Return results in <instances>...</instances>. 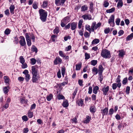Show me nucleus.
Masks as SVG:
<instances>
[{
  "label": "nucleus",
  "mask_w": 133,
  "mask_h": 133,
  "mask_svg": "<svg viewBox=\"0 0 133 133\" xmlns=\"http://www.w3.org/2000/svg\"><path fill=\"white\" fill-rule=\"evenodd\" d=\"M59 53L60 56L62 57H64L65 55L63 54V52L62 51H60L59 52Z\"/></svg>",
  "instance_id": "49"
},
{
  "label": "nucleus",
  "mask_w": 133,
  "mask_h": 133,
  "mask_svg": "<svg viewBox=\"0 0 133 133\" xmlns=\"http://www.w3.org/2000/svg\"><path fill=\"white\" fill-rule=\"evenodd\" d=\"M64 96L62 95H59L58 96V99H64Z\"/></svg>",
  "instance_id": "55"
},
{
  "label": "nucleus",
  "mask_w": 133,
  "mask_h": 133,
  "mask_svg": "<svg viewBox=\"0 0 133 133\" xmlns=\"http://www.w3.org/2000/svg\"><path fill=\"white\" fill-rule=\"evenodd\" d=\"M123 3L122 1H118L117 4V7L118 8H121L123 6Z\"/></svg>",
  "instance_id": "26"
},
{
  "label": "nucleus",
  "mask_w": 133,
  "mask_h": 133,
  "mask_svg": "<svg viewBox=\"0 0 133 133\" xmlns=\"http://www.w3.org/2000/svg\"><path fill=\"white\" fill-rule=\"evenodd\" d=\"M76 103L78 106H82L83 104V101L82 99L79 100L77 101Z\"/></svg>",
  "instance_id": "17"
},
{
  "label": "nucleus",
  "mask_w": 133,
  "mask_h": 133,
  "mask_svg": "<svg viewBox=\"0 0 133 133\" xmlns=\"http://www.w3.org/2000/svg\"><path fill=\"white\" fill-rule=\"evenodd\" d=\"M32 7L35 9H36L38 8L37 5L35 3H34L33 4Z\"/></svg>",
  "instance_id": "63"
},
{
  "label": "nucleus",
  "mask_w": 133,
  "mask_h": 133,
  "mask_svg": "<svg viewBox=\"0 0 133 133\" xmlns=\"http://www.w3.org/2000/svg\"><path fill=\"white\" fill-rule=\"evenodd\" d=\"M87 119L84 121V123H89L90 120L91 118L89 116H88L86 117Z\"/></svg>",
  "instance_id": "29"
},
{
  "label": "nucleus",
  "mask_w": 133,
  "mask_h": 133,
  "mask_svg": "<svg viewBox=\"0 0 133 133\" xmlns=\"http://www.w3.org/2000/svg\"><path fill=\"white\" fill-rule=\"evenodd\" d=\"M121 76L120 75H118L117 78L115 80V82L118 83V86L119 87H120L121 85V80L120 79Z\"/></svg>",
  "instance_id": "9"
},
{
  "label": "nucleus",
  "mask_w": 133,
  "mask_h": 133,
  "mask_svg": "<svg viewBox=\"0 0 133 133\" xmlns=\"http://www.w3.org/2000/svg\"><path fill=\"white\" fill-rule=\"evenodd\" d=\"M101 55L105 58H110L111 57L110 51L106 49L102 50Z\"/></svg>",
  "instance_id": "2"
},
{
  "label": "nucleus",
  "mask_w": 133,
  "mask_h": 133,
  "mask_svg": "<svg viewBox=\"0 0 133 133\" xmlns=\"http://www.w3.org/2000/svg\"><path fill=\"white\" fill-rule=\"evenodd\" d=\"M120 22V19L118 18L116 19L115 22L116 24L117 25H119V23Z\"/></svg>",
  "instance_id": "54"
},
{
  "label": "nucleus",
  "mask_w": 133,
  "mask_h": 133,
  "mask_svg": "<svg viewBox=\"0 0 133 133\" xmlns=\"http://www.w3.org/2000/svg\"><path fill=\"white\" fill-rule=\"evenodd\" d=\"M15 9V7L14 5H10L9 9L10 12L12 14H14V11Z\"/></svg>",
  "instance_id": "16"
},
{
  "label": "nucleus",
  "mask_w": 133,
  "mask_h": 133,
  "mask_svg": "<svg viewBox=\"0 0 133 133\" xmlns=\"http://www.w3.org/2000/svg\"><path fill=\"white\" fill-rule=\"evenodd\" d=\"M96 22H94L92 23L91 27L92 32H94V30L95 29V26H96Z\"/></svg>",
  "instance_id": "24"
},
{
  "label": "nucleus",
  "mask_w": 133,
  "mask_h": 133,
  "mask_svg": "<svg viewBox=\"0 0 133 133\" xmlns=\"http://www.w3.org/2000/svg\"><path fill=\"white\" fill-rule=\"evenodd\" d=\"M24 79V78L22 77H20L18 78V80L20 82L23 81Z\"/></svg>",
  "instance_id": "64"
},
{
  "label": "nucleus",
  "mask_w": 133,
  "mask_h": 133,
  "mask_svg": "<svg viewBox=\"0 0 133 133\" xmlns=\"http://www.w3.org/2000/svg\"><path fill=\"white\" fill-rule=\"evenodd\" d=\"M117 87L119 88L120 87H119L118 86V84L116 83H113L112 85V88L113 90H115Z\"/></svg>",
  "instance_id": "38"
},
{
  "label": "nucleus",
  "mask_w": 133,
  "mask_h": 133,
  "mask_svg": "<svg viewBox=\"0 0 133 133\" xmlns=\"http://www.w3.org/2000/svg\"><path fill=\"white\" fill-rule=\"evenodd\" d=\"M114 112V110L112 108L110 109L109 110V114L110 115H112L113 113Z\"/></svg>",
  "instance_id": "60"
},
{
  "label": "nucleus",
  "mask_w": 133,
  "mask_h": 133,
  "mask_svg": "<svg viewBox=\"0 0 133 133\" xmlns=\"http://www.w3.org/2000/svg\"><path fill=\"white\" fill-rule=\"evenodd\" d=\"M53 98V95L52 94H50L49 95L47 96L46 99L48 101H50Z\"/></svg>",
  "instance_id": "35"
},
{
  "label": "nucleus",
  "mask_w": 133,
  "mask_h": 133,
  "mask_svg": "<svg viewBox=\"0 0 133 133\" xmlns=\"http://www.w3.org/2000/svg\"><path fill=\"white\" fill-rule=\"evenodd\" d=\"M55 3L57 6L62 5V3H61V0H55Z\"/></svg>",
  "instance_id": "23"
},
{
  "label": "nucleus",
  "mask_w": 133,
  "mask_h": 133,
  "mask_svg": "<svg viewBox=\"0 0 133 133\" xmlns=\"http://www.w3.org/2000/svg\"><path fill=\"white\" fill-rule=\"evenodd\" d=\"M109 90V87L107 86L106 87L102 89V90L103 93V94L105 95H106L107 92Z\"/></svg>",
  "instance_id": "13"
},
{
  "label": "nucleus",
  "mask_w": 133,
  "mask_h": 133,
  "mask_svg": "<svg viewBox=\"0 0 133 133\" xmlns=\"http://www.w3.org/2000/svg\"><path fill=\"white\" fill-rule=\"evenodd\" d=\"M82 63H80L79 64H76V70H79L82 66Z\"/></svg>",
  "instance_id": "25"
},
{
  "label": "nucleus",
  "mask_w": 133,
  "mask_h": 133,
  "mask_svg": "<svg viewBox=\"0 0 133 133\" xmlns=\"http://www.w3.org/2000/svg\"><path fill=\"white\" fill-rule=\"evenodd\" d=\"M84 35L85 37H87L89 36L90 35L88 32H85Z\"/></svg>",
  "instance_id": "62"
},
{
  "label": "nucleus",
  "mask_w": 133,
  "mask_h": 133,
  "mask_svg": "<svg viewBox=\"0 0 133 133\" xmlns=\"http://www.w3.org/2000/svg\"><path fill=\"white\" fill-rule=\"evenodd\" d=\"M22 118L23 120L25 121H26L28 120L27 117L25 115H24L22 117Z\"/></svg>",
  "instance_id": "53"
},
{
  "label": "nucleus",
  "mask_w": 133,
  "mask_h": 133,
  "mask_svg": "<svg viewBox=\"0 0 133 133\" xmlns=\"http://www.w3.org/2000/svg\"><path fill=\"white\" fill-rule=\"evenodd\" d=\"M83 81L81 79H79L78 81V83L79 84L80 86H82L83 85Z\"/></svg>",
  "instance_id": "61"
},
{
  "label": "nucleus",
  "mask_w": 133,
  "mask_h": 133,
  "mask_svg": "<svg viewBox=\"0 0 133 133\" xmlns=\"http://www.w3.org/2000/svg\"><path fill=\"white\" fill-rule=\"evenodd\" d=\"M99 90V87L97 86H96L93 88V92L95 94H96L97 91Z\"/></svg>",
  "instance_id": "20"
},
{
  "label": "nucleus",
  "mask_w": 133,
  "mask_h": 133,
  "mask_svg": "<svg viewBox=\"0 0 133 133\" xmlns=\"http://www.w3.org/2000/svg\"><path fill=\"white\" fill-rule=\"evenodd\" d=\"M48 5V1H44L43 2V4L41 6L43 8L46 7Z\"/></svg>",
  "instance_id": "19"
},
{
  "label": "nucleus",
  "mask_w": 133,
  "mask_h": 133,
  "mask_svg": "<svg viewBox=\"0 0 133 133\" xmlns=\"http://www.w3.org/2000/svg\"><path fill=\"white\" fill-rule=\"evenodd\" d=\"M4 82L6 83L9 84L10 80L9 77L7 76H5L3 77Z\"/></svg>",
  "instance_id": "14"
},
{
  "label": "nucleus",
  "mask_w": 133,
  "mask_h": 133,
  "mask_svg": "<svg viewBox=\"0 0 133 133\" xmlns=\"http://www.w3.org/2000/svg\"><path fill=\"white\" fill-rule=\"evenodd\" d=\"M10 31H11L9 29L7 28L5 30L4 33L5 34L8 35L10 33Z\"/></svg>",
  "instance_id": "40"
},
{
  "label": "nucleus",
  "mask_w": 133,
  "mask_h": 133,
  "mask_svg": "<svg viewBox=\"0 0 133 133\" xmlns=\"http://www.w3.org/2000/svg\"><path fill=\"white\" fill-rule=\"evenodd\" d=\"M25 99L24 98L21 97L20 99V102L21 103L23 104L25 102Z\"/></svg>",
  "instance_id": "58"
},
{
  "label": "nucleus",
  "mask_w": 133,
  "mask_h": 133,
  "mask_svg": "<svg viewBox=\"0 0 133 133\" xmlns=\"http://www.w3.org/2000/svg\"><path fill=\"white\" fill-rule=\"evenodd\" d=\"M108 112V109L107 108H105L102 111V115L104 116V115H107Z\"/></svg>",
  "instance_id": "15"
},
{
  "label": "nucleus",
  "mask_w": 133,
  "mask_h": 133,
  "mask_svg": "<svg viewBox=\"0 0 133 133\" xmlns=\"http://www.w3.org/2000/svg\"><path fill=\"white\" fill-rule=\"evenodd\" d=\"M20 62L21 64L24 63L25 62V59L23 56H21L19 57Z\"/></svg>",
  "instance_id": "28"
},
{
  "label": "nucleus",
  "mask_w": 133,
  "mask_h": 133,
  "mask_svg": "<svg viewBox=\"0 0 133 133\" xmlns=\"http://www.w3.org/2000/svg\"><path fill=\"white\" fill-rule=\"evenodd\" d=\"M77 23L73 22L70 23L71 28L72 30H74L76 28Z\"/></svg>",
  "instance_id": "12"
},
{
  "label": "nucleus",
  "mask_w": 133,
  "mask_h": 133,
  "mask_svg": "<svg viewBox=\"0 0 133 133\" xmlns=\"http://www.w3.org/2000/svg\"><path fill=\"white\" fill-rule=\"evenodd\" d=\"M39 13L41 20L43 22L46 21L47 16L46 12L45 10L41 9L39 10Z\"/></svg>",
  "instance_id": "1"
},
{
  "label": "nucleus",
  "mask_w": 133,
  "mask_h": 133,
  "mask_svg": "<svg viewBox=\"0 0 133 133\" xmlns=\"http://www.w3.org/2000/svg\"><path fill=\"white\" fill-rule=\"evenodd\" d=\"M82 17L84 20H91L92 19V17L90 15H83Z\"/></svg>",
  "instance_id": "10"
},
{
  "label": "nucleus",
  "mask_w": 133,
  "mask_h": 133,
  "mask_svg": "<svg viewBox=\"0 0 133 133\" xmlns=\"http://www.w3.org/2000/svg\"><path fill=\"white\" fill-rule=\"evenodd\" d=\"M103 5L106 8L109 5V3L108 2L105 1H104V2Z\"/></svg>",
  "instance_id": "52"
},
{
  "label": "nucleus",
  "mask_w": 133,
  "mask_h": 133,
  "mask_svg": "<svg viewBox=\"0 0 133 133\" xmlns=\"http://www.w3.org/2000/svg\"><path fill=\"white\" fill-rule=\"evenodd\" d=\"M82 11H85L88 10V7L85 5L83 6L81 8Z\"/></svg>",
  "instance_id": "44"
},
{
  "label": "nucleus",
  "mask_w": 133,
  "mask_h": 133,
  "mask_svg": "<svg viewBox=\"0 0 133 133\" xmlns=\"http://www.w3.org/2000/svg\"><path fill=\"white\" fill-rule=\"evenodd\" d=\"M31 63L32 65L35 64L36 62V60L34 58H33L30 59Z\"/></svg>",
  "instance_id": "32"
},
{
  "label": "nucleus",
  "mask_w": 133,
  "mask_h": 133,
  "mask_svg": "<svg viewBox=\"0 0 133 133\" xmlns=\"http://www.w3.org/2000/svg\"><path fill=\"white\" fill-rule=\"evenodd\" d=\"M62 105L64 107H67L69 105V103L68 101L66 100H64Z\"/></svg>",
  "instance_id": "18"
},
{
  "label": "nucleus",
  "mask_w": 133,
  "mask_h": 133,
  "mask_svg": "<svg viewBox=\"0 0 133 133\" xmlns=\"http://www.w3.org/2000/svg\"><path fill=\"white\" fill-rule=\"evenodd\" d=\"M31 51L33 52H35L36 53L37 52V48L34 45H33Z\"/></svg>",
  "instance_id": "34"
},
{
  "label": "nucleus",
  "mask_w": 133,
  "mask_h": 133,
  "mask_svg": "<svg viewBox=\"0 0 133 133\" xmlns=\"http://www.w3.org/2000/svg\"><path fill=\"white\" fill-rule=\"evenodd\" d=\"M115 10V8H113L111 9L107 10L106 12L107 13H111L113 12Z\"/></svg>",
  "instance_id": "36"
},
{
  "label": "nucleus",
  "mask_w": 133,
  "mask_h": 133,
  "mask_svg": "<svg viewBox=\"0 0 133 133\" xmlns=\"http://www.w3.org/2000/svg\"><path fill=\"white\" fill-rule=\"evenodd\" d=\"M9 87L8 86V87H3V91L4 94H6L8 92L9 90L8 89V88Z\"/></svg>",
  "instance_id": "27"
},
{
  "label": "nucleus",
  "mask_w": 133,
  "mask_h": 133,
  "mask_svg": "<svg viewBox=\"0 0 133 133\" xmlns=\"http://www.w3.org/2000/svg\"><path fill=\"white\" fill-rule=\"evenodd\" d=\"M92 71L95 73V74H97L98 72V69L95 67H94L92 70Z\"/></svg>",
  "instance_id": "43"
},
{
  "label": "nucleus",
  "mask_w": 133,
  "mask_h": 133,
  "mask_svg": "<svg viewBox=\"0 0 133 133\" xmlns=\"http://www.w3.org/2000/svg\"><path fill=\"white\" fill-rule=\"evenodd\" d=\"M28 116L29 118L32 117L33 116V114L32 112H30V111H29L28 112Z\"/></svg>",
  "instance_id": "50"
},
{
  "label": "nucleus",
  "mask_w": 133,
  "mask_h": 133,
  "mask_svg": "<svg viewBox=\"0 0 133 133\" xmlns=\"http://www.w3.org/2000/svg\"><path fill=\"white\" fill-rule=\"evenodd\" d=\"M19 38L21 39L19 41V43L22 46H25L26 45V43L24 37L23 36H21Z\"/></svg>",
  "instance_id": "6"
},
{
  "label": "nucleus",
  "mask_w": 133,
  "mask_h": 133,
  "mask_svg": "<svg viewBox=\"0 0 133 133\" xmlns=\"http://www.w3.org/2000/svg\"><path fill=\"white\" fill-rule=\"evenodd\" d=\"M70 16H68L64 18L61 21V25L62 27L65 26V24L70 22Z\"/></svg>",
  "instance_id": "3"
},
{
  "label": "nucleus",
  "mask_w": 133,
  "mask_h": 133,
  "mask_svg": "<svg viewBox=\"0 0 133 133\" xmlns=\"http://www.w3.org/2000/svg\"><path fill=\"white\" fill-rule=\"evenodd\" d=\"M104 69L102 65H99L98 68V73H102Z\"/></svg>",
  "instance_id": "22"
},
{
  "label": "nucleus",
  "mask_w": 133,
  "mask_h": 133,
  "mask_svg": "<svg viewBox=\"0 0 133 133\" xmlns=\"http://www.w3.org/2000/svg\"><path fill=\"white\" fill-rule=\"evenodd\" d=\"M90 111L92 113H94L95 112V108L94 107H91L90 108Z\"/></svg>",
  "instance_id": "46"
},
{
  "label": "nucleus",
  "mask_w": 133,
  "mask_h": 133,
  "mask_svg": "<svg viewBox=\"0 0 133 133\" xmlns=\"http://www.w3.org/2000/svg\"><path fill=\"white\" fill-rule=\"evenodd\" d=\"M78 89L77 88H76L74 92L72 94L73 96L72 98L73 99H74L75 97V96L76 94V93Z\"/></svg>",
  "instance_id": "41"
},
{
  "label": "nucleus",
  "mask_w": 133,
  "mask_h": 133,
  "mask_svg": "<svg viewBox=\"0 0 133 133\" xmlns=\"http://www.w3.org/2000/svg\"><path fill=\"white\" fill-rule=\"evenodd\" d=\"M85 59H89L90 57V55L89 54H88L87 53H85Z\"/></svg>",
  "instance_id": "42"
},
{
  "label": "nucleus",
  "mask_w": 133,
  "mask_h": 133,
  "mask_svg": "<svg viewBox=\"0 0 133 133\" xmlns=\"http://www.w3.org/2000/svg\"><path fill=\"white\" fill-rule=\"evenodd\" d=\"M27 45L28 46H30L31 44V40L30 39L26 40Z\"/></svg>",
  "instance_id": "47"
},
{
  "label": "nucleus",
  "mask_w": 133,
  "mask_h": 133,
  "mask_svg": "<svg viewBox=\"0 0 133 133\" xmlns=\"http://www.w3.org/2000/svg\"><path fill=\"white\" fill-rule=\"evenodd\" d=\"M38 67L37 66L35 65L31 66V72L32 74H37L38 72Z\"/></svg>",
  "instance_id": "4"
},
{
  "label": "nucleus",
  "mask_w": 133,
  "mask_h": 133,
  "mask_svg": "<svg viewBox=\"0 0 133 133\" xmlns=\"http://www.w3.org/2000/svg\"><path fill=\"white\" fill-rule=\"evenodd\" d=\"M25 75V77L26 81V82H28L30 79V75L29 74H28Z\"/></svg>",
  "instance_id": "39"
},
{
  "label": "nucleus",
  "mask_w": 133,
  "mask_h": 133,
  "mask_svg": "<svg viewBox=\"0 0 133 133\" xmlns=\"http://www.w3.org/2000/svg\"><path fill=\"white\" fill-rule=\"evenodd\" d=\"M133 37V33L131 34L130 35L128 36L127 37V40H129L131 39Z\"/></svg>",
  "instance_id": "33"
},
{
  "label": "nucleus",
  "mask_w": 133,
  "mask_h": 133,
  "mask_svg": "<svg viewBox=\"0 0 133 133\" xmlns=\"http://www.w3.org/2000/svg\"><path fill=\"white\" fill-rule=\"evenodd\" d=\"M99 76L98 79L100 81V83H101L103 79V76L102 75V73H98Z\"/></svg>",
  "instance_id": "21"
},
{
  "label": "nucleus",
  "mask_w": 133,
  "mask_h": 133,
  "mask_svg": "<svg viewBox=\"0 0 133 133\" xmlns=\"http://www.w3.org/2000/svg\"><path fill=\"white\" fill-rule=\"evenodd\" d=\"M65 68L64 67H63L61 69V72L62 75L64 76L65 73Z\"/></svg>",
  "instance_id": "56"
},
{
  "label": "nucleus",
  "mask_w": 133,
  "mask_h": 133,
  "mask_svg": "<svg viewBox=\"0 0 133 133\" xmlns=\"http://www.w3.org/2000/svg\"><path fill=\"white\" fill-rule=\"evenodd\" d=\"M128 81V78L127 77L124 78L122 81V83L124 85H125Z\"/></svg>",
  "instance_id": "51"
},
{
  "label": "nucleus",
  "mask_w": 133,
  "mask_h": 133,
  "mask_svg": "<svg viewBox=\"0 0 133 133\" xmlns=\"http://www.w3.org/2000/svg\"><path fill=\"white\" fill-rule=\"evenodd\" d=\"M118 51L119 52L118 56L119 57H123V56L125 54V52L123 49L119 50Z\"/></svg>",
  "instance_id": "11"
},
{
  "label": "nucleus",
  "mask_w": 133,
  "mask_h": 133,
  "mask_svg": "<svg viewBox=\"0 0 133 133\" xmlns=\"http://www.w3.org/2000/svg\"><path fill=\"white\" fill-rule=\"evenodd\" d=\"M89 91L88 93L89 94H90L92 93V88L91 86H90L89 88Z\"/></svg>",
  "instance_id": "59"
},
{
  "label": "nucleus",
  "mask_w": 133,
  "mask_h": 133,
  "mask_svg": "<svg viewBox=\"0 0 133 133\" xmlns=\"http://www.w3.org/2000/svg\"><path fill=\"white\" fill-rule=\"evenodd\" d=\"M114 18V15H112L110 16V18L108 21V23L110 24V25L111 26V23H112V26H114L115 25Z\"/></svg>",
  "instance_id": "7"
},
{
  "label": "nucleus",
  "mask_w": 133,
  "mask_h": 133,
  "mask_svg": "<svg viewBox=\"0 0 133 133\" xmlns=\"http://www.w3.org/2000/svg\"><path fill=\"white\" fill-rule=\"evenodd\" d=\"M99 42V40L98 39H95L92 42V44H95L98 43Z\"/></svg>",
  "instance_id": "30"
},
{
  "label": "nucleus",
  "mask_w": 133,
  "mask_h": 133,
  "mask_svg": "<svg viewBox=\"0 0 133 133\" xmlns=\"http://www.w3.org/2000/svg\"><path fill=\"white\" fill-rule=\"evenodd\" d=\"M110 31V29L109 28L105 29L104 30V33L106 34H107L109 33Z\"/></svg>",
  "instance_id": "57"
},
{
  "label": "nucleus",
  "mask_w": 133,
  "mask_h": 133,
  "mask_svg": "<svg viewBox=\"0 0 133 133\" xmlns=\"http://www.w3.org/2000/svg\"><path fill=\"white\" fill-rule=\"evenodd\" d=\"M62 62V59L58 56L56 57L54 61V63L55 65H57L58 64H61Z\"/></svg>",
  "instance_id": "8"
},
{
  "label": "nucleus",
  "mask_w": 133,
  "mask_h": 133,
  "mask_svg": "<svg viewBox=\"0 0 133 133\" xmlns=\"http://www.w3.org/2000/svg\"><path fill=\"white\" fill-rule=\"evenodd\" d=\"M83 22V21L82 19H81L79 21L78 23V27L79 29H80L81 28Z\"/></svg>",
  "instance_id": "37"
},
{
  "label": "nucleus",
  "mask_w": 133,
  "mask_h": 133,
  "mask_svg": "<svg viewBox=\"0 0 133 133\" xmlns=\"http://www.w3.org/2000/svg\"><path fill=\"white\" fill-rule=\"evenodd\" d=\"M21 67L23 69H25L27 68L28 65L27 64L24 62V63L22 64Z\"/></svg>",
  "instance_id": "48"
},
{
  "label": "nucleus",
  "mask_w": 133,
  "mask_h": 133,
  "mask_svg": "<svg viewBox=\"0 0 133 133\" xmlns=\"http://www.w3.org/2000/svg\"><path fill=\"white\" fill-rule=\"evenodd\" d=\"M32 75V80L33 82H36L40 78L39 75L38 74Z\"/></svg>",
  "instance_id": "5"
},
{
  "label": "nucleus",
  "mask_w": 133,
  "mask_h": 133,
  "mask_svg": "<svg viewBox=\"0 0 133 133\" xmlns=\"http://www.w3.org/2000/svg\"><path fill=\"white\" fill-rule=\"evenodd\" d=\"M91 64L93 66H95L97 63V60H93L91 61Z\"/></svg>",
  "instance_id": "45"
},
{
  "label": "nucleus",
  "mask_w": 133,
  "mask_h": 133,
  "mask_svg": "<svg viewBox=\"0 0 133 133\" xmlns=\"http://www.w3.org/2000/svg\"><path fill=\"white\" fill-rule=\"evenodd\" d=\"M59 30L58 27L56 28L54 30V33L55 34H57L59 32Z\"/></svg>",
  "instance_id": "31"
}]
</instances>
